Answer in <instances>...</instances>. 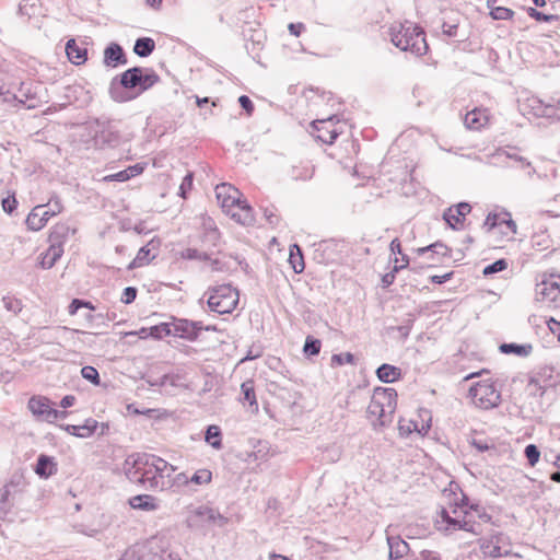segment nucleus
<instances>
[{
    "instance_id": "nucleus-1",
    "label": "nucleus",
    "mask_w": 560,
    "mask_h": 560,
    "mask_svg": "<svg viewBox=\"0 0 560 560\" xmlns=\"http://www.w3.org/2000/svg\"><path fill=\"white\" fill-rule=\"evenodd\" d=\"M175 470L176 467L154 454H132L125 460L126 477L148 490L171 489L173 487L172 475Z\"/></svg>"
},
{
    "instance_id": "nucleus-2",
    "label": "nucleus",
    "mask_w": 560,
    "mask_h": 560,
    "mask_svg": "<svg viewBox=\"0 0 560 560\" xmlns=\"http://www.w3.org/2000/svg\"><path fill=\"white\" fill-rule=\"evenodd\" d=\"M159 80L160 77L152 69L133 67L112 79L109 95L117 103H126L148 91Z\"/></svg>"
},
{
    "instance_id": "nucleus-3",
    "label": "nucleus",
    "mask_w": 560,
    "mask_h": 560,
    "mask_svg": "<svg viewBox=\"0 0 560 560\" xmlns=\"http://www.w3.org/2000/svg\"><path fill=\"white\" fill-rule=\"evenodd\" d=\"M215 196L222 209L242 225H253L254 210L246 200L241 199V192L234 186L223 183L217 185Z\"/></svg>"
},
{
    "instance_id": "nucleus-4",
    "label": "nucleus",
    "mask_w": 560,
    "mask_h": 560,
    "mask_svg": "<svg viewBox=\"0 0 560 560\" xmlns=\"http://www.w3.org/2000/svg\"><path fill=\"white\" fill-rule=\"evenodd\" d=\"M390 42L402 51L422 56L428 51L424 32L412 23H395L389 28Z\"/></svg>"
},
{
    "instance_id": "nucleus-5",
    "label": "nucleus",
    "mask_w": 560,
    "mask_h": 560,
    "mask_svg": "<svg viewBox=\"0 0 560 560\" xmlns=\"http://www.w3.org/2000/svg\"><path fill=\"white\" fill-rule=\"evenodd\" d=\"M397 393L394 388H376L368 406V417L374 428L385 427L392 420Z\"/></svg>"
},
{
    "instance_id": "nucleus-6",
    "label": "nucleus",
    "mask_w": 560,
    "mask_h": 560,
    "mask_svg": "<svg viewBox=\"0 0 560 560\" xmlns=\"http://www.w3.org/2000/svg\"><path fill=\"white\" fill-rule=\"evenodd\" d=\"M170 545L168 535L159 533L144 542L129 548L124 555V560H166L165 555Z\"/></svg>"
},
{
    "instance_id": "nucleus-7",
    "label": "nucleus",
    "mask_w": 560,
    "mask_h": 560,
    "mask_svg": "<svg viewBox=\"0 0 560 560\" xmlns=\"http://www.w3.org/2000/svg\"><path fill=\"white\" fill-rule=\"evenodd\" d=\"M205 296L210 311L218 314H231L237 306L240 294L231 284H221L210 288Z\"/></svg>"
},
{
    "instance_id": "nucleus-8",
    "label": "nucleus",
    "mask_w": 560,
    "mask_h": 560,
    "mask_svg": "<svg viewBox=\"0 0 560 560\" xmlns=\"http://www.w3.org/2000/svg\"><path fill=\"white\" fill-rule=\"evenodd\" d=\"M469 396L475 406L481 409H491L500 404L501 395L489 381H480L469 389Z\"/></svg>"
},
{
    "instance_id": "nucleus-9",
    "label": "nucleus",
    "mask_w": 560,
    "mask_h": 560,
    "mask_svg": "<svg viewBox=\"0 0 560 560\" xmlns=\"http://www.w3.org/2000/svg\"><path fill=\"white\" fill-rule=\"evenodd\" d=\"M483 557L498 559L511 553V544L509 537L501 533H492L489 537L478 540Z\"/></svg>"
},
{
    "instance_id": "nucleus-10",
    "label": "nucleus",
    "mask_w": 560,
    "mask_h": 560,
    "mask_svg": "<svg viewBox=\"0 0 560 560\" xmlns=\"http://www.w3.org/2000/svg\"><path fill=\"white\" fill-rule=\"evenodd\" d=\"M536 298L551 307L560 306V277L550 275L536 284Z\"/></svg>"
},
{
    "instance_id": "nucleus-11",
    "label": "nucleus",
    "mask_w": 560,
    "mask_h": 560,
    "mask_svg": "<svg viewBox=\"0 0 560 560\" xmlns=\"http://www.w3.org/2000/svg\"><path fill=\"white\" fill-rule=\"evenodd\" d=\"M28 409L37 420L48 423H54L57 419L67 417L66 411L51 408L50 400L43 396H33L28 400Z\"/></svg>"
},
{
    "instance_id": "nucleus-12",
    "label": "nucleus",
    "mask_w": 560,
    "mask_h": 560,
    "mask_svg": "<svg viewBox=\"0 0 560 560\" xmlns=\"http://www.w3.org/2000/svg\"><path fill=\"white\" fill-rule=\"evenodd\" d=\"M202 329L210 330V327L203 328L200 322H192L188 319H175L172 322V336L190 341L196 340Z\"/></svg>"
},
{
    "instance_id": "nucleus-13",
    "label": "nucleus",
    "mask_w": 560,
    "mask_h": 560,
    "mask_svg": "<svg viewBox=\"0 0 560 560\" xmlns=\"http://www.w3.org/2000/svg\"><path fill=\"white\" fill-rule=\"evenodd\" d=\"M521 110L523 115H533L534 117H549L552 112V106L549 103H545L537 96L527 97L523 103H521Z\"/></svg>"
},
{
    "instance_id": "nucleus-14",
    "label": "nucleus",
    "mask_w": 560,
    "mask_h": 560,
    "mask_svg": "<svg viewBox=\"0 0 560 560\" xmlns=\"http://www.w3.org/2000/svg\"><path fill=\"white\" fill-rule=\"evenodd\" d=\"M127 61V56L119 44L110 43L104 49L103 62L106 67L116 68L119 65H126Z\"/></svg>"
},
{
    "instance_id": "nucleus-15",
    "label": "nucleus",
    "mask_w": 560,
    "mask_h": 560,
    "mask_svg": "<svg viewBox=\"0 0 560 560\" xmlns=\"http://www.w3.org/2000/svg\"><path fill=\"white\" fill-rule=\"evenodd\" d=\"M51 218L50 214H48V211L46 209V206L39 205L36 206L31 213L26 218V224L28 229L33 231H39L42 230L47 221Z\"/></svg>"
},
{
    "instance_id": "nucleus-16",
    "label": "nucleus",
    "mask_w": 560,
    "mask_h": 560,
    "mask_svg": "<svg viewBox=\"0 0 560 560\" xmlns=\"http://www.w3.org/2000/svg\"><path fill=\"white\" fill-rule=\"evenodd\" d=\"M489 121V115L485 108H474L465 115L464 124L470 130H480Z\"/></svg>"
},
{
    "instance_id": "nucleus-17",
    "label": "nucleus",
    "mask_w": 560,
    "mask_h": 560,
    "mask_svg": "<svg viewBox=\"0 0 560 560\" xmlns=\"http://www.w3.org/2000/svg\"><path fill=\"white\" fill-rule=\"evenodd\" d=\"M389 560L402 559L410 550L409 545L399 536H388Z\"/></svg>"
},
{
    "instance_id": "nucleus-18",
    "label": "nucleus",
    "mask_w": 560,
    "mask_h": 560,
    "mask_svg": "<svg viewBox=\"0 0 560 560\" xmlns=\"http://www.w3.org/2000/svg\"><path fill=\"white\" fill-rule=\"evenodd\" d=\"M195 514L202 522H207L209 524L223 526L228 523V518L225 516L220 514V512L218 510L209 508V506H199L196 510Z\"/></svg>"
},
{
    "instance_id": "nucleus-19",
    "label": "nucleus",
    "mask_w": 560,
    "mask_h": 560,
    "mask_svg": "<svg viewBox=\"0 0 560 560\" xmlns=\"http://www.w3.org/2000/svg\"><path fill=\"white\" fill-rule=\"evenodd\" d=\"M63 248L60 244L51 243L48 249L40 255L39 266L43 269H50L57 260L62 256Z\"/></svg>"
},
{
    "instance_id": "nucleus-20",
    "label": "nucleus",
    "mask_w": 560,
    "mask_h": 560,
    "mask_svg": "<svg viewBox=\"0 0 560 560\" xmlns=\"http://www.w3.org/2000/svg\"><path fill=\"white\" fill-rule=\"evenodd\" d=\"M132 509L142 511H155L159 509V500L150 494H138L129 500Z\"/></svg>"
},
{
    "instance_id": "nucleus-21",
    "label": "nucleus",
    "mask_w": 560,
    "mask_h": 560,
    "mask_svg": "<svg viewBox=\"0 0 560 560\" xmlns=\"http://www.w3.org/2000/svg\"><path fill=\"white\" fill-rule=\"evenodd\" d=\"M66 54L69 60L74 65L79 66L86 61V48L80 47L73 38L69 39L66 44Z\"/></svg>"
},
{
    "instance_id": "nucleus-22",
    "label": "nucleus",
    "mask_w": 560,
    "mask_h": 560,
    "mask_svg": "<svg viewBox=\"0 0 560 560\" xmlns=\"http://www.w3.org/2000/svg\"><path fill=\"white\" fill-rule=\"evenodd\" d=\"M435 525L439 530L451 533L459 529L460 520L452 517L445 509H442L439 518L435 521Z\"/></svg>"
},
{
    "instance_id": "nucleus-23",
    "label": "nucleus",
    "mask_w": 560,
    "mask_h": 560,
    "mask_svg": "<svg viewBox=\"0 0 560 560\" xmlns=\"http://www.w3.org/2000/svg\"><path fill=\"white\" fill-rule=\"evenodd\" d=\"M153 244H154V241H151V242H149L148 245L142 246L138 250L137 256L128 265V267H127L128 270H133L136 268L143 267V266L148 265L155 257V255L151 254V248H150V246H153Z\"/></svg>"
},
{
    "instance_id": "nucleus-24",
    "label": "nucleus",
    "mask_w": 560,
    "mask_h": 560,
    "mask_svg": "<svg viewBox=\"0 0 560 560\" xmlns=\"http://www.w3.org/2000/svg\"><path fill=\"white\" fill-rule=\"evenodd\" d=\"M331 118L328 120H317L313 122V127L319 132L317 138L324 142L331 144L338 137V132L336 129H328L327 125L330 124Z\"/></svg>"
},
{
    "instance_id": "nucleus-25",
    "label": "nucleus",
    "mask_w": 560,
    "mask_h": 560,
    "mask_svg": "<svg viewBox=\"0 0 560 560\" xmlns=\"http://www.w3.org/2000/svg\"><path fill=\"white\" fill-rule=\"evenodd\" d=\"M241 390L243 394L242 401L244 404L248 402L252 412H257L258 411V402H257L256 395H255L254 381L248 380V381L244 382L241 385Z\"/></svg>"
},
{
    "instance_id": "nucleus-26",
    "label": "nucleus",
    "mask_w": 560,
    "mask_h": 560,
    "mask_svg": "<svg viewBox=\"0 0 560 560\" xmlns=\"http://www.w3.org/2000/svg\"><path fill=\"white\" fill-rule=\"evenodd\" d=\"M400 374L399 368L386 363L376 370V375L383 383H393L400 377Z\"/></svg>"
},
{
    "instance_id": "nucleus-27",
    "label": "nucleus",
    "mask_w": 560,
    "mask_h": 560,
    "mask_svg": "<svg viewBox=\"0 0 560 560\" xmlns=\"http://www.w3.org/2000/svg\"><path fill=\"white\" fill-rule=\"evenodd\" d=\"M500 351L505 354H515L518 357H527L533 351L530 343L518 345V343H502Z\"/></svg>"
},
{
    "instance_id": "nucleus-28",
    "label": "nucleus",
    "mask_w": 560,
    "mask_h": 560,
    "mask_svg": "<svg viewBox=\"0 0 560 560\" xmlns=\"http://www.w3.org/2000/svg\"><path fill=\"white\" fill-rule=\"evenodd\" d=\"M155 48V43L150 37H140L136 40L133 46V52L139 57L150 56Z\"/></svg>"
},
{
    "instance_id": "nucleus-29",
    "label": "nucleus",
    "mask_w": 560,
    "mask_h": 560,
    "mask_svg": "<svg viewBox=\"0 0 560 560\" xmlns=\"http://www.w3.org/2000/svg\"><path fill=\"white\" fill-rule=\"evenodd\" d=\"M35 471L40 477L47 478V477L51 476L56 471L52 458H50L46 455H40L37 458Z\"/></svg>"
},
{
    "instance_id": "nucleus-30",
    "label": "nucleus",
    "mask_w": 560,
    "mask_h": 560,
    "mask_svg": "<svg viewBox=\"0 0 560 560\" xmlns=\"http://www.w3.org/2000/svg\"><path fill=\"white\" fill-rule=\"evenodd\" d=\"M70 233H71V229L67 224H65V223L56 224L50 234V241H51V243L60 244L62 246V242L66 238H68ZM72 233H74V231H72Z\"/></svg>"
},
{
    "instance_id": "nucleus-31",
    "label": "nucleus",
    "mask_w": 560,
    "mask_h": 560,
    "mask_svg": "<svg viewBox=\"0 0 560 560\" xmlns=\"http://www.w3.org/2000/svg\"><path fill=\"white\" fill-rule=\"evenodd\" d=\"M289 261L296 273H300L304 270L305 265L303 256L300 247L296 244H294L290 249Z\"/></svg>"
},
{
    "instance_id": "nucleus-32",
    "label": "nucleus",
    "mask_w": 560,
    "mask_h": 560,
    "mask_svg": "<svg viewBox=\"0 0 560 560\" xmlns=\"http://www.w3.org/2000/svg\"><path fill=\"white\" fill-rule=\"evenodd\" d=\"M443 219L453 230L462 229L465 221V218L460 217L457 212H455V209H452L451 207L444 211Z\"/></svg>"
},
{
    "instance_id": "nucleus-33",
    "label": "nucleus",
    "mask_w": 560,
    "mask_h": 560,
    "mask_svg": "<svg viewBox=\"0 0 560 560\" xmlns=\"http://www.w3.org/2000/svg\"><path fill=\"white\" fill-rule=\"evenodd\" d=\"M151 337L154 339H162L166 336H172V323H161L150 327Z\"/></svg>"
},
{
    "instance_id": "nucleus-34",
    "label": "nucleus",
    "mask_w": 560,
    "mask_h": 560,
    "mask_svg": "<svg viewBox=\"0 0 560 560\" xmlns=\"http://www.w3.org/2000/svg\"><path fill=\"white\" fill-rule=\"evenodd\" d=\"M322 342L312 336H307L304 342L303 351L306 355H317L320 351Z\"/></svg>"
},
{
    "instance_id": "nucleus-35",
    "label": "nucleus",
    "mask_w": 560,
    "mask_h": 560,
    "mask_svg": "<svg viewBox=\"0 0 560 560\" xmlns=\"http://www.w3.org/2000/svg\"><path fill=\"white\" fill-rule=\"evenodd\" d=\"M38 7V0H22L19 5V12L21 15L31 18L37 13Z\"/></svg>"
},
{
    "instance_id": "nucleus-36",
    "label": "nucleus",
    "mask_w": 560,
    "mask_h": 560,
    "mask_svg": "<svg viewBox=\"0 0 560 560\" xmlns=\"http://www.w3.org/2000/svg\"><path fill=\"white\" fill-rule=\"evenodd\" d=\"M212 480V472L209 469L202 468L198 469L191 477L190 482L202 486L208 485Z\"/></svg>"
},
{
    "instance_id": "nucleus-37",
    "label": "nucleus",
    "mask_w": 560,
    "mask_h": 560,
    "mask_svg": "<svg viewBox=\"0 0 560 560\" xmlns=\"http://www.w3.org/2000/svg\"><path fill=\"white\" fill-rule=\"evenodd\" d=\"M220 429L217 425H210L206 432V441L214 448L221 447Z\"/></svg>"
},
{
    "instance_id": "nucleus-38",
    "label": "nucleus",
    "mask_w": 560,
    "mask_h": 560,
    "mask_svg": "<svg viewBox=\"0 0 560 560\" xmlns=\"http://www.w3.org/2000/svg\"><path fill=\"white\" fill-rule=\"evenodd\" d=\"M182 258L188 260H210V255L196 248H186L182 252Z\"/></svg>"
},
{
    "instance_id": "nucleus-39",
    "label": "nucleus",
    "mask_w": 560,
    "mask_h": 560,
    "mask_svg": "<svg viewBox=\"0 0 560 560\" xmlns=\"http://www.w3.org/2000/svg\"><path fill=\"white\" fill-rule=\"evenodd\" d=\"M11 489L10 486H4L0 491V514H7L11 508Z\"/></svg>"
},
{
    "instance_id": "nucleus-40",
    "label": "nucleus",
    "mask_w": 560,
    "mask_h": 560,
    "mask_svg": "<svg viewBox=\"0 0 560 560\" xmlns=\"http://www.w3.org/2000/svg\"><path fill=\"white\" fill-rule=\"evenodd\" d=\"M220 241V232L217 228H209L205 231L202 243L215 247Z\"/></svg>"
},
{
    "instance_id": "nucleus-41",
    "label": "nucleus",
    "mask_w": 560,
    "mask_h": 560,
    "mask_svg": "<svg viewBox=\"0 0 560 560\" xmlns=\"http://www.w3.org/2000/svg\"><path fill=\"white\" fill-rule=\"evenodd\" d=\"M525 457L529 466L534 467L540 457V451L535 444H528L524 450Z\"/></svg>"
},
{
    "instance_id": "nucleus-42",
    "label": "nucleus",
    "mask_w": 560,
    "mask_h": 560,
    "mask_svg": "<svg viewBox=\"0 0 560 560\" xmlns=\"http://www.w3.org/2000/svg\"><path fill=\"white\" fill-rule=\"evenodd\" d=\"M81 375L84 380L91 382L94 385H98L101 382L98 371L94 366H83L81 369Z\"/></svg>"
},
{
    "instance_id": "nucleus-43",
    "label": "nucleus",
    "mask_w": 560,
    "mask_h": 560,
    "mask_svg": "<svg viewBox=\"0 0 560 560\" xmlns=\"http://www.w3.org/2000/svg\"><path fill=\"white\" fill-rule=\"evenodd\" d=\"M546 387L547 386L542 384L540 377L538 376H533L527 385V389L530 394L539 396L544 395Z\"/></svg>"
},
{
    "instance_id": "nucleus-44",
    "label": "nucleus",
    "mask_w": 560,
    "mask_h": 560,
    "mask_svg": "<svg viewBox=\"0 0 560 560\" xmlns=\"http://www.w3.org/2000/svg\"><path fill=\"white\" fill-rule=\"evenodd\" d=\"M95 429V423L93 425L86 424V425H68L67 431L71 432L74 435L84 438L89 436L93 433Z\"/></svg>"
},
{
    "instance_id": "nucleus-45",
    "label": "nucleus",
    "mask_w": 560,
    "mask_h": 560,
    "mask_svg": "<svg viewBox=\"0 0 560 560\" xmlns=\"http://www.w3.org/2000/svg\"><path fill=\"white\" fill-rule=\"evenodd\" d=\"M508 268V261L505 259H498L494 262L488 265L483 269L485 276L494 275L497 272L503 271Z\"/></svg>"
},
{
    "instance_id": "nucleus-46",
    "label": "nucleus",
    "mask_w": 560,
    "mask_h": 560,
    "mask_svg": "<svg viewBox=\"0 0 560 560\" xmlns=\"http://www.w3.org/2000/svg\"><path fill=\"white\" fill-rule=\"evenodd\" d=\"M427 252H433L434 254L438 255L447 256L450 250L445 244L436 242L434 244H431L427 247H422L419 249V254H424Z\"/></svg>"
},
{
    "instance_id": "nucleus-47",
    "label": "nucleus",
    "mask_w": 560,
    "mask_h": 560,
    "mask_svg": "<svg viewBox=\"0 0 560 560\" xmlns=\"http://www.w3.org/2000/svg\"><path fill=\"white\" fill-rule=\"evenodd\" d=\"M490 15L493 20H510L514 15V12L505 7L492 8Z\"/></svg>"
},
{
    "instance_id": "nucleus-48",
    "label": "nucleus",
    "mask_w": 560,
    "mask_h": 560,
    "mask_svg": "<svg viewBox=\"0 0 560 560\" xmlns=\"http://www.w3.org/2000/svg\"><path fill=\"white\" fill-rule=\"evenodd\" d=\"M2 302H3L5 310L9 312L19 314L22 311L21 301L13 296H3Z\"/></svg>"
},
{
    "instance_id": "nucleus-49",
    "label": "nucleus",
    "mask_w": 560,
    "mask_h": 560,
    "mask_svg": "<svg viewBox=\"0 0 560 560\" xmlns=\"http://www.w3.org/2000/svg\"><path fill=\"white\" fill-rule=\"evenodd\" d=\"M506 156L509 159H512L515 162H517L520 164V167L526 170L527 176L529 178H532V176L536 173V170L532 166V163L528 162L525 158H523L521 155H512V154H506Z\"/></svg>"
},
{
    "instance_id": "nucleus-50",
    "label": "nucleus",
    "mask_w": 560,
    "mask_h": 560,
    "mask_svg": "<svg viewBox=\"0 0 560 560\" xmlns=\"http://www.w3.org/2000/svg\"><path fill=\"white\" fill-rule=\"evenodd\" d=\"M331 363L337 365L353 364L354 355L350 352H342L331 357Z\"/></svg>"
},
{
    "instance_id": "nucleus-51",
    "label": "nucleus",
    "mask_w": 560,
    "mask_h": 560,
    "mask_svg": "<svg viewBox=\"0 0 560 560\" xmlns=\"http://www.w3.org/2000/svg\"><path fill=\"white\" fill-rule=\"evenodd\" d=\"M527 13L530 18L535 19L536 21H544V22H551L557 20L556 15H548L542 12L537 11L534 8H528Z\"/></svg>"
},
{
    "instance_id": "nucleus-52",
    "label": "nucleus",
    "mask_w": 560,
    "mask_h": 560,
    "mask_svg": "<svg viewBox=\"0 0 560 560\" xmlns=\"http://www.w3.org/2000/svg\"><path fill=\"white\" fill-rule=\"evenodd\" d=\"M192 179H194V176H192V173H188L184 178H183V182L179 186V196L183 197V198H186L187 197V192L191 189L192 187Z\"/></svg>"
},
{
    "instance_id": "nucleus-53",
    "label": "nucleus",
    "mask_w": 560,
    "mask_h": 560,
    "mask_svg": "<svg viewBox=\"0 0 560 560\" xmlns=\"http://www.w3.org/2000/svg\"><path fill=\"white\" fill-rule=\"evenodd\" d=\"M46 207H48L47 211H48V214H50L51 217L60 213L63 208L62 203L58 197H52Z\"/></svg>"
},
{
    "instance_id": "nucleus-54",
    "label": "nucleus",
    "mask_w": 560,
    "mask_h": 560,
    "mask_svg": "<svg viewBox=\"0 0 560 560\" xmlns=\"http://www.w3.org/2000/svg\"><path fill=\"white\" fill-rule=\"evenodd\" d=\"M458 27L457 23L443 22L442 33L445 36L455 37L458 34Z\"/></svg>"
},
{
    "instance_id": "nucleus-55",
    "label": "nucleus",
    "mask_w": 560,
    "mask_h": 560,
    "mask_svg": "<svg viewBox=\"0 0 560 560\" xmlns=\"http://www.w3.org/2000/svg\"><path fill=\"white\" fill-rule=\"evenodd\" d=\"M136 296H137V289L133 287H127L124 289L120 300L125 304H130L136 300Z\"/></svg>"
},
{
    "instance_id": "nucleus-56",
    "label": "nucleus",
    "mask_w": 560,
    "mask_h": 560,
    "mask_svg": "<svg viewBox=\"0 0 560 560\" xmlns=\"http://www.w3.org/2000/svg\"><path fill=\"white\" fill-rule=\"evenodd\" d=\"M413 431L421 432L418 429V425L416 422H413V421H408L407 423H405L404 421L399 422V432L401 435H409Z\"/></svg>"
},
{
    "instance_id": "nucleus-57",
    "label": "nucleus",
    "mask_w": 560,
    "mask_h": 560,
    "mask_svg": "<svg viewBox=\"0 0 560 560\" xmlns=\"http://www.w3.org/2000/svg\"><path fill=\"white\" fill-rule=\"evenodd\" d=\"M502 223V220L500 218V214L497 213H489L485 220L483 225L488 228L489 231L498 226Z\"/></svg>"
},
{
    "instance_id": "nucleus-58",
    "label": "nucleus",
    "mask_w": 560,
    "mask_h": 560,
    "mask_svg": "<svg viewBox=\"0 0 560 560\" xmlns=\"http://www.w3.org/2000/svg\"><path fill=\"white\" fill-rule=\"evenodd\" d=\"M129 179H130V177H129V175H128L126 170L117 172L115 174L107 175V176L104 177L105 182H120V183H122V182H127Z\"/></svg>"
},
{
    "instance_id": "nucleus-59",
    "label": "nucleus",
    "mask_w": 560,
    "mask_h": 560,
    "mask_svg": "<svg viewBox=\"0 0 560 560\" xmlns=\"http://www.w3.org/2000/svg\"><path fill=\"white\" fill-rule=\"evenodd\" d=\"M21 96L13 95L15 101H19L21 104H26V101L33 100L34 95L32 94L30 89H25V84L22 83L20 88Z\"/></svg>"
},
{
    "instance_id": "nucleus-60",
    "label": "nucleus",
    "mask_w": 560,
    "mask_h": 560,
    "mask_svg": "<svg viewBox=\"0 0 560 560\" xmlns=\"http://www.w3.org/2000/svg\"><path fill=\"white\" fill-rule=\"evenodd\" d=\"M18 201L14 197H7L2 199V209L7 213H12L16 208Z\"/></svg>"
},
{
    "instance_id": "nucleus-61",
    "label": "nucleus",
    "mask_w": 560,
    "mask_h": 560,
    "mask_svg": "<svg viewBox=\"0 0 560 560\" xmlns=\"http://www.w3.org/2000/svg\"><path fill=\"white\" fill-rule=\"evenodd\" d=\"M549 105L552 106V112L549 114L548 119L551 121H560V100L549 102Z\"/></svg>"
},
{
    "instance_id": "nucleus-62",
    "label": "nucleus",
    "mask_w": 560,
    "mask_h": 560,
    "mask_svg": "<svg viewBox=\"0 0 560 560\" xmlns=\"http://www.w3.org/2000/svg\"><path fill=\"white\" fill-rule=\"evenodd\" d=\"M264 217L271 226H276L279 223V217L276 214L273 209L266 208L264 210Z\"/></svg>"
},
{
    "instance_id": "nucleus-63",
    "label": "nucleus",
    "mask_w": 560,
    "mask_h": 560,
    "mask_svg": "<svg viewBox=\"0 0 560 560\" xmlns=\"http://www.w3.org/2000/svg\"><path fill=\"white\" fill-rule=\"evenodd\" d=\"M238 103L241 105V107L246 110L247 114H252V112L254 110V105H253V102L252 100L247 96V95H241L238 97Z\"/></svg>"
},
{
    "instance_id": "nucleus-64",
    "label": "nucleus",
    "mask_w": 560,
    "mask_h": 560,
    "mask_svg": "<svg viewBox=\"0 0 560 560\" xmlns=\"http://www.w3.org/2000/svg\"><path fill=\"white\" fill-rule=\"evenodd\" d=\"M452 209H455L460 217L466 218V215L471 211V206L467 202H459L456 206H452Z\"/></svg>"
}]
</instances>
